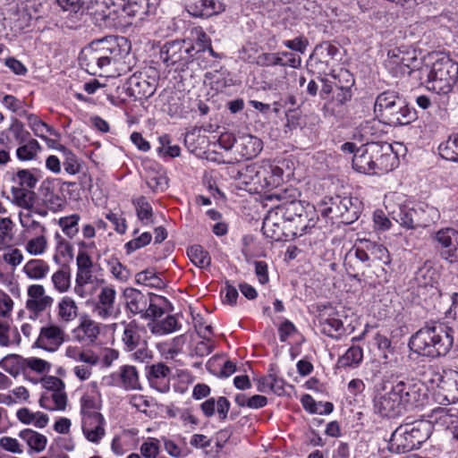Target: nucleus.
Listing matches in <instances>:
<instances>
[{
	"instance_id": "nucleus-1",
	"label": "nucleus",
	"mask_w": 458,
	"mask_h": 458,
	"mask_svg": "<svg viewBox=\"0 0 458 458\" xmlns=\"http://www.w3.org/2000/svg\"><path fill=\"white\" fill-rule=\"evenodd\" d=\"M130 51L131 43L124 37H105L92 41L81 51L80 63L88 72L96 74L124 59Z\"/></svg>"
},
{
	"instance_id": "nucleus-2",
	"label": "nucleus",
	"mask_w": 458,
	"mask_h": 458,
	"mask_svg": "<svg viewBox=\"0 0 458 458\" xmlns=\"http://www.w3.org/2000/svg\"><path fill=\"white\" fill-rule=\"evenodd\" d=\"M454 330L443 323H431L420 328L409 341L410 349L421 356H445L453 347Z\"/></svg>"
},
{
	"instance_id": "nucleus-3",
	"label": "nucleus",
	"mask_w": 458,
	"mask_h": 458,
	"mask_svg": "<svg viewBox=\"0 0 458 458\" xmlns=\"http://www.w3.org/2000/svg\"><path fill=\"white\" fill-rule=\"evenodd\" d=\"M91 8L106 26L124 27L131 25V18L149 13L148 0H93Z\"/></svg>"
},
{
	"instance_id": "nucleus-4",
	"label": "nucleus",
	"mask_w": 458,
	"mask_h": 458,
	"mask_svg": "<svg viewBox=\"0 0 458 458\" xmlns=\"http://www.w3.org/2000/svg\"><path fill=\"white\" fill-rule=\"evenodd\" d=\"M374 111L391 126L408 125L417 120V111L406 98L395 89H387L377 95Z\"/></svg>"
},
{
	"instance_id": "nucleus-5",
	"label": "nucleus",
	"mask_w": 458,
	"mask_h": 458,
	"mask_svg": "<svg viewBox=\"0 0 458 458\" xmlns=\"http://www.w3.org/2000/svg\"><path fill=\"white\" fill-rule=\"evenodd\" d=\"M427 89L440 96L453 92L458 81V64L448 55L437 54L427 71Z\"/></svg>"
},
{
	"instance_id": "nucleus-6",
	"label": "nucleus",
	"mask_w": 458,
	"mask_h": 458,
	"mask_svg": "<svg viewBox=\"0 0 458 458\" xmlns=\"http://www.w3.org/2000/svg\"><path fill=\"white\" fill-rule=\"evenodd\" d=\"M319 212L326 218L337 219L340 223L351 225L360 215L361 202L351 196L326 197L319 205Z\"/></svg>"
},
{
	"instance_id": "nucleus-7",
	"label": "nucleus",
	"mask_w": 458,
	"mask_h": 458,
	"mask_svg": "<svg viewBox=\"0 0 458 458\" xmlns=\"http://www.w3.org/2000/svg\"><path fill=\"white\" fill-rule=\"evenodd\" d=\"M436 385L435 400L440 404H450L458 402V372L445 369L441 373L435 372L430 379Z\"/></svg>"
},
{
	"instance_id": "nucleus-8",
	"label": "nucleus",
	"mask_w": 458,
	"mask_h": 458,
	"mask_svg": "<svg viewBox=\"0 0 458 458\" xmlns=\"http://www.w3.org/2000/svg\"><path fill=\"white\" fill-rule=\"evenodd\" d=\"M393 386L403 410L412 409L424 403L427 390L421 382L412 379L400 380Z\"/></svg>"
},
{
	"instance_id": "nucleus-9",
	"label": "nucleus",
	"mask_w": 458,
	"mask_h": 458,
	"mask_svg": "<svg viewBox=\"0 0 458 458\" xmlns=\"http://www.w3.org/2000/svg\"><path fill=\"white\" fill-rule=\"evenodd\" d=\"M440 256L450 263L458 261V231L445 227L437 231L432 236Z\"/></svg>"
},
{
	"instance_id": "nucleus-10",
	"label": "nucleus",
	"mask_w": 458,
	"mask_h": 458,
	"mask_svg": "<svg viewBox=\"0 0 458 458\" xmlns=\"http://www.w3.org/2000/svg\"><path fill=\"white\" fill-rule=\"evenodd\" d=\"M369 256L362 239L358 240L344 259V265L347 274L351 277L359 279L360 276L364 274V269L371 267Z\"/></svg>"
},
{
	"instance_id": "nucleus-11",
	"label": "nucleus",
	"mask_w": 458,
	"mask_h": 458,
	"mask_svg": "<svg viewBox=\"0 0 458 458\" xmlns=\"http://www.w3.org/2000/svg\"><path fill=\"white\" fill-rule=\"evenodd\" d=\"M54 304V298L47 294L42 284H31L27 289L25 307L30 318L37 319L45 311L50 310Z\"/></svg>"
},
{
	"instance_id": "nucleus-12",
	"label": "nucleus",
	"mask_w": 458,
	"mask_h": 458,
	"mask_svg": "<svg viewBox=\"0 0 458 458\" xmlns=\"http://www.w3.org/2000/svg\"><path fill=\"white\" fill-rule=\"evenodd\" d=\"M340 78L344 83L334 82L335 90L332 98L325 103V108L332 114L340 113V108L352 99V87L354 85L352 75L345 69L340 70Z\"/></svg>"
},
{
	"instance_id": "nucleus-13",
	"label": "nucleus",
	"mask_w": 458,
	"mask_h": 458,
	"mask_svg": "<svg viewBox=\"0 0 458 458\" xmlns=\"http://www.w3.org/2000/svg\"><path fill=\"white\" fill-rule=\"evenodd\" d=\"M375 174H386L394 170L399 164L397 154L392 144L387 142H373Z\"/></svg>"
},
{
	"instance_id": "nucleus-14",
	"label": "nucleus",
	"mask_w": 458,
	"mask_h": 458,
	"mask_svg": "<svg viewBox=\"0 0 458 458\" xmlns=\"http://www.w3.org/2000/svg\"><path fill=\"white\" fill-rule=\"evenodd\" d=\"M159 55L166 66H173L180 62H190L192 59L193 48L186 47L183 40H172L162 46Z\"/></svg>"
},
{
	"instance_id": "nucleus-15",
	"label": "nucleus",
	"mask_w": 458,
	"mask_h": 458,
	"mask_svg": "<svg viewBox=\"0 0 458 458\" xmlns=\"http://www.w3.org/2000/svg\"><path fill=\"white\" fill-rule=\"evenodd\" d=\"M375 413L381 417L393 418L402 413L403 408L394 386L387 392H377L373 399Z\"/></svg>"
},
{
	"instance_id": "nucleus-16",
	"label": "nucleus",
	"mask_w": 458,
	"mask_h": 458,
	"mask_svg": "<svg viewBox=\"0 0 458 458\" xmlns=\"http://www.w3.org/2000/svg\"><path fill=\"white\" fill-rule=\"evenodd\" d=\"M122 326L123 331L121 340L125 351L132 352L138 347L147 345L145 339L147 330L144 326L135 319L130 322L123 321Z\"/></svg>"
},
{
	"instance_id": "nucleus-17",
	"label": "nucleus",
	"mask_w": 458,
	"mask_h": 458,
	"mask_svg": "<svg viewBox=\"0 0 458 458\" xmlns=\"http://www.w3.org/2000/svg\"><path fill=\"white\" fill-rule=\"evenodd\" d=\"M64 331L57 325L42 327L35 345L47 352H55L64 342Z\"/></svg>"
},
{
	"instance_id": "nucleus-18",
	"label": "nucleus",
	"mask_w": 458,
	"mask_h": 458,
	"mask_svg": "<svg viewBox=\"0 0 458 458\" xmlns=\"http://www.w3.org/2000/svg\"><path fill=\"white\" fill-rule=\"evenodd\" d=\"M116 291L112 285L103 286L98 295L93 313L101 319H107L115 315Z\"/></svg>"
},
{
	"instance_id": "nucleus-19",
	"label": "nucleus",
	"mask_w": 458,
	"mask_h": 458,
	"mask_svg": "<svg viewBox=\"0 0 458 458\" xmlns=\"http://www.w3.org/2000/svg\"><path fill=\"white\" fill-rule=\"evenodd\" d=\"M171 369L158 362L148 368L147 378L150 386L160 393H167L170 390Z\"/></svg>"
},
{
	"instance_id": "nucleus-20",
	"label": "nucleus",
	"mask_w": 458,
	"mask_h": 458,
	"mask_svg": "<svg viewBox=\"0 0 458 458\" xmlns=\"http://www.w3.org/2000/svg\"><path fill=\"white\" fill-rule=\"evenodd\" d=\"M388 449L396 454H404L418 449L416 442H414L409 432V426H406L405 423L400 425L392 433L388 443Z\"/></svg>"
},
{
	"instance_id": "nucleus-21",
	"label": "nucleus",
	"mask_w": 458,
	"mask_h": 458,
	"mask_svg": "<svg viewBox=\"0 0 458 458\" xmlns=\"http://www.w3.org/2000/svg\"><path fill=\"white\" fill-rule=\"evenodd\" d=\"M72 334L74 339L81 344H94L100 334L99 323L83 315L80 318V324L72 330Z\"/></svg>"
},
{
	"instance_id": "nucleus-22",
	"label": "nucleus",
	"mask_w": 458,
	"mask_h": 458,
	"mask_svg": "<svg viewBox=\"0 0 458 458\" xmlns=\"http://www.w3.org/2000/svg\"><path fill=\"white\" fill-rule=\"evenodd\" d=\"M284 218L278 211H270L263 220L262 232L267 238L279 242L289 233H284L286 225Z\"/></svg>"
},
{
	"instance_id": "nucleus-23",
	"label": "nucleus",
	"mask_w": 458,
	"mask_h": 458,
	"mask_svg": "<svg viewBox=\"0 0 458 458\" xmlns=\"http://www.w3.org/2000/svg\"><path fill=\"white\" fill-rule=\"evenodd\" d=\"M318 322L322 332L329 337H337L344 331L343 321L331 306L319 311Z\"/></svg>"
},
{
	"instance_id": "nucleus-24",
	"label": "nucleus",
	"mask_w": 458,
	"mask_h": 458,
	"mask_svg": "<svg viewBox=\"0 0 458 458\" xmlns=\"http://www.w3.org/2000/svg\"><path fill=\"white\" fill-rule=\"evenodd\" d=\"M152 293H143L135 288H126L123 291V298L127 311L132 315H140L147 311V304Z\"/></svg>"
},
{
	"instance_id": "nucleus-25",
	"label": "nucleus",
	"mask_w": 458,
	"mask_h": 458,
	"mask_svg": "<svg viewBox=\"0 0 458 458\" xmlns=\"http://www.w3.org/2000/svg\"><path fill=\"white\" fill-rule=\"evenodd\" d=\"M373 142L367 143L358 148L352 157V167L365 174H375Z\"/></svg>"
},
{
	"instance_id": "nucleus-26",
	"label": "nucleus",
	"mask_w": 458,
	"mask_h": 458,
	"mask_svg": "<svg viewBox=\"0 0 458 458\" xmlns=\"http://www.w3.org/2000/svg\"><path fill=\"white\" fill-rule=\"evenodd\" d=\"M155 85L141 76L131 75L126 82V91L135 99L148 98L155 93Z\"/></svg>"
},
{
	"instance_id": "nucleus-27",
	"label": "nucleus",
	"mask_w": 458,
	"mask_h": 458,
	"mask_svg": "<svg viewBox=\"0 0 458 458\" xmlns=\"http://www.w3.org/2000/svg\"><path fill=\"white\" fill-rule=\"evenodd\" d=\"M82 432L92 443L98 444L106 434V420L103 415L82 419Z\"/></svg>"
},
{
	"instance_id": "nucleus-28",
	"label": "nucleus",
	"mask_w": 458,
	"mask_h": 458,
	"mask_svg": "<svg viewBox=\"0 0 458 458\" xmlns=\"http://www.w3.org/2000/svg\"><path fill=\"white\" fill-rule=\"evenodd\" d=\"M225 10L224 4L217 0H194L189 5V13L194 17L208 18Z\"/></svg>"
},
{
	"instance_id": "nucleus-29",
	"label": "nucleus",
	"mask_w": 458,
	"mask_h": 458,
	"mask_svg": "<svg viewBox=\"0 0 458 458\" xmlns=\"http://www.w3.org/2000/svg\"><path fill=\"white\" fill-rule=\"evenodd\" d=\"M236 144L238 153L244 158L250 159L255 157L263 148V142L259 138L245 134L233 140Z\"/></svg>"
},
{
	"instance_id": "nucleus-30",
	"label": "nucleus",
	"mask_w": 458,
	"mask_h": 458,
	"mask_svg": "<svg viewBox=\"0 0 458 458\" xmlns=\"http://www.w3.org/2000/svg\"><path fill=\"white\" fill-rule=\"evenodd\" d=\"M455 410L446 409L443 407H437L431 411L429 415L432 423H435L438 427L449 429L451 432L458 427V415Z\"/></svg>"
},
{
	"instance_id": "nucleus-31",
	"label": "nucleus",
	"mask_w": 458,
	"mask_h": 458,
	"mask_svg": "<svg viewBox=\"0 0 458 458\" xmlns=\"http://www.w3.org/2000/svg\"><path fill=\"white\" fill-rule=\"evenodd\" d=\"M415 228L427 227L440 218L437 208L425 203L418 204L413 208Z\"/></svg>"
},
{
	"instance_id": "nucleus-32",
	"label": "nucleus",
	"mask_w": 458,
	"mask_h": 458,
	"mask_svg": "<svg viewBox=\"0 0 458 458\" xmlns=\"http://www.w3.org/2000/svg\"><path fill=\"white\" fill-rule=\"evenodd\" d=\"M209 37L200 27H193L189 30V35L183 39L186 47L193 48L192 58L200 54L205 53L207 47H209Z\"/></svg>"
},
{
	"instance_id": "nucleus-33",
	"label": "nucleus",
	"mask_w": 458,
	"mask_h": 458,
	"mask_svg": "<svg viewBox=\"0 0 458 458\" xmlns=\"http://www.w3.org/2000/svg\"><path fill=\"white\" fill-rule=\"evenodd\" d=\"M230 406L229 400L225 396H220L217 400L214 397L208 398L200 404V409L208 418L214 416L216 411L219 419L225 420L227 418Z\"/></svg>"
},
{
	"instance_id": "nucleus-34",
	"label": "nucleus",
	"mask_w": 458,
	"mask_h": 458,
	"mask_svg": "<svg viewBox=\"0 0 458 458\" xmlns=\"http://www.w3.org/2000/svg\"><path fill=\"white\" fill-rule=\"evenodd\" d=\"M76 264L78 271L76 275V283L78 285L82 286L92 282V260L89 255L84 251L80 250L77 258Z\"/></svg>"
},
{
	"instance_id": "nucleus-35",
	"label": "nucleus",
	"mask_w": 458,
	"mask_h": 458,
	"mask_svg": "<svg viewBox=\"0 0 458 458\" xmlns=\"http://www.w3.org/2000/svg\"><path fill=\"white\" fill-rule=\"evenodd\" d=\"M405 425L409 426V432L412 439H414V442H416L418 448H420L421 445L427 441L432 434L433 426L431 425V421L426 420H419L405 423Z\"/></svg>"
},
{
	"instance_id": "nucleus-36",
	"label": "nucleus",
	"mask_w": 458,
	"mask_h": 458,
	"mask_svg": "<svg viewBox=\"0 0 458 458\" xmlns=\"http://www.w3.org/2000/svg\"><path fill=\"white\" fill-rule=\"evenodd\" d=\"M389 208V215L400 225L407 229L415 228V221L413 216V208L405 205L386 206Z\"/></svg>"
},
{
	"instance_id": "nucleus-37",
	"label": "nucleus",
	"mask_w": 458,
	"mask_h": 458,
	"mask_svg": "<svg viewBox=\"0 0 458 458\" xmlns=\"http://www.w3.org/2000/svg\"><path fill=\"white\" fill-rule=\"evenodd\" d=\"M67 404V394L64 388L52 393H44L39 399V405L49 411H64Z\"/></svg>"
},
{
	"instance_id": "nucleus-38",
	"label": "nucleus",
	"mask_w": 458,
	"mask_h": 458,
	"mask_svg": "<svg viewBox=\"0 0 458 458\" xmlns=\"http://www.w3.org/2000/svg\"><path fill=\"white\" fill-rule=\"evenodd\" d=\"M196 331L198 335L203 339L199 342L195 347V352L198 356L203 357L210 354L215 345L210 340L209 336L213 334V327L211 325H208L205 327H202V324L200 321L197 320L196 322Z\"/></svg>"
},
{
	"instance_id": "nucleus-39",
	"label": "nucleus",
	"mask_w": 458,
	"mask_h": 458,
	"mask_svg": "<svg viewBox=\"0 0 458 458\" xmlns=\"http://www.w3.org/2000/svg\"><path fill=\"white\" fill-rule=\"evenodd\" d=\"M238 174L239 178L246 184L252 182L262 186V179H267L266 177V170L264 169V162L261 165H248L240 170Z\"/></svg>"
},
{
	"instance_id": "nucleus-40",
	"label": "nucleus",
	"mask_w": 458,
	"mask_h": 458,
	"mask_svg": "<svg viewBox=\"0 0 458 458\" xmlns=\"http://www.w3.org/2000/svg\"><path fill=\"white\" fill-rule=\"evenodd\" d=\"M120 379V386L126 390L140 389L139 374L134 366L123 365L116 375Z\"/></svg>"
},
{
	"instance_id": "nucleus-41",
	"label": "nucleus",
	"mask_w": 458,
	"mask_h": 458,
	"mask_svg": "<svg viewBox=\"0 0 458 458\" xmlns=\"http://www.w3.org/2000/svg\"><path fill=\"white\" fill-rule=\"evenodd\" d=\"M1 134H4L6 145L12 142V139H13L15 142L20 145L25 141H28V140L31 138L30 131L24 128L22 123L18 119H14L8 129H6Z\"/></svg>"
},
{
	"instance_id": "nucleus-42",
	"label": "nucleus",
	"mask_w": 458,
	"mask_h": 458,
	"mask_svg": "<svg viewBox=\"0 0 458 458\" xmlns=\"http://www.w3.org/2000/svg\"><path fill=\"white\" fill-rule=\"evenodd\" d=\"M166 304H168L166 298L152 293L147 304V311L143 313L141 318L157 322L164 315V305Z\"/></svg>"
},
{
	"instance_id": "nucleus-43",
	"label": "nucleus",
	"mask_w": 458,
	"mask_h": 458,
	"mask_svg": "<svg viewBox=\"0 0 458 458\" xmlns=\"http://www.w3.org/2000/svg\"><path fill=\"white\" fill-rule=\"evenodd\" d=\"M438 274L430 262H425L415 274V281L419 287H433L437 283Z\"/></svg>"
},
{
	"instance_id": "nucleus-44",
	"label": "nucleus",
	"mask_w": 458,
	"mask_h": 458,
	"mask_svg": "<svg viewBox=\"0 0 458 458\" xmlns=\"http://www.w3.org/2000/svg\"><path fill=\"white\" fill-rule=\"evenodd\" d=\"M78 306L70 296H64L57 304V316L62 322L69 323L78 316Z\"/></svg>"
},
{
	"instance_id": "nucleus-45",
	"label": "nucleus",
	"mask_w": 458,
	"mask_h": 458,
	"mask_svg": "<svg viewBox=\"0 0 458 458\" xmlns=\"http://www.w3.org/2000/svg\"><path fill=\"white\" fill-rule=\"evenodd\" d=\"M363 360V350L360 346H351L337 360L338 368H357Z\"/></svg>"
},
{
	"instance_id": "nucleus-46",
	"label": "nucleus",
	"mask_w": 458,
	"mask_h": 458,
	"mask_svg": "<svg viewBox=\"0 0 458 458\" xmlns=\"http://www.w3.org/2000/svg\"><path fill=\"white\" fill-rule=\"evenodd\" d=\"M150 331L154 335H164L171 334L178 330L181 325L178 319L174 315H168L165 319L157 322H151L148 324Z\"/></svg>"
},
{
	"instance_id": "nucleus-47",
	"label": "nucleus",
	"mask_w": 458,
	"mask_h": 458,
	"mask_svg": "<svg viewBox=\"0 0 458 458\" xmlns=\"http://www.w3.org/2000/svg\"><path fill=\"white\" fill-rule=\"evenodd\" d=\"M293 223V226L289 225L288 228L294 237H299L305 234L308 229H310L316 225V218L313 213H305L301 216L296 217L295 221H288Z\"/></svg>"
},
{
	"instance_id": "nucleus-48",
	"label": "nucleus",
	"mask_w": 458,
	"mask_h": 458,
	"mask_svg": "<svg viewBox=\"0 0 458 458\" xmlns=\"http://www.w3.org/2000/svg\"><path fill=\"white\" fill-rule=\"evenodd\" d=\"M365 250L369 254V259L371 262L373 261H381L384 264L390 263V255L388 250L381 243L377 242H372L369 239H362Z\"/></svg>"
},
{
	"instance_id": "nucleus-49",
	"label": "nucleus",
	"mask_w": 458,
	"mask_h": 458,
	"mask_svg": "<svg viewBox=\"0 0 458 458\" xmlns=\"http://www.w3.org/2000/svg\"><path fill=\"white\" fill-rule=\"evenodd\" d=\"M146 182L148 188L154 192H163L168 187V178L162 169L148 171Z\"/></svg>"
},
{
	"instance_id": "nucleus-50",
	"label": "nucleus",
	"mask_w": 458,
	"mask_h": 458,
	"mask_svg": "<svg viewBox=\"0 0 458 458\" xmlns=\"http://www.w3.org/2000/svg\"><path fill=\"white\" fill-rule=\"evenodd\" d=\"M23 271L29 278L40 280L48 274L49 266L43 259H30L25 264Z\"/></svg>"
},
{
	"instance_id": "nucleus-51",
	"label": "nucleus",
	"mask_w": 458,
	"mask_h": 458,
	"mask_svg": "<svg viewBox=\"0 0 458 458\" xmlns=\"http://www.w3.org/2000/svg\"><path fill=\"white\" fill-rule=\"evenodd\" d=\"M314 207L307 204L304 206L303 202L297 199L286 206L285 208L279 212L284 218V222L295 221L296 217L301 216L305 213H313Z\"/></svg>"
},
{
	"instance_id": "nucleus-52",
	"label": "nucleus",
	"mask_w": 458,
	"mask_h": 458,
	"mask_svg": "<svg viewBox=\"0 0 458 458\" xmlns=\"http://www.w3.org/2000/svg\"><path fill=\"white\" fill-rule=\"evenodd\" d=\"M439 155L449 161L458 162V132L449 138L438 147Z\"/></svg>"
},
{
	"instance_id": "nucleus-53",
	"label": "nucleus",
	"mask_w": 458,
	"mask_h": 458,
	"mask_svg": "<svg viewBox=\"0 0 458 458\" xmlns=\"http://www.w3.org/2000/svg\"><path fill=\"white\" fill-rule=\"evenodd\" d=\"M19 437L26 441L27 445L36 452H41L47 445V437L30 428H26L19 433Z\"/></svg>"
},
{
	"instance_id": "nucleus-54",
	"label": "nucleus",
	"mask_w": 458,
	"mask_h": 458,
	"mask_svg": "<svg viewBox=\"0 0 458 458\" xmlns=\"http://www.w3.org/2000/svg\"><path fill=\"white\" fill-rule=\"evenodd\" d=\"M41 149L38 141L35 139H29L28 141L19 145L16 149V157L21 161H29L34 159L38 152Z\"/></svg>"
},
{
	"instance_id": "nucleus-55",
	"label": "nucleus",
	"mask_w": 458,
	"mask_h": 458,
	"mask_svg": "<svg viewBox=\"0 0 458 458\" xmlns=\"http://www.w3.org/2000/svg\"><path fill=\"white\" fill-rule=\"evenodd\" d=\"M301 403L304 409L310 413L329 414L333 411L334 405L332 403L316 402L310 394H305L301 398Z\"/></svg>"
},
{
	"instance_id": "nucleus-56",
	"label": "nucleus",
	"mask_w": 458,
	"mask_h": 458,
	"mask_svg": "<svg viewBox=\"0 0 458 458\" xmlns=\"http://www.w3.org/2000/svg\"><path fill=\"white\" fill-rule=\"evenodd\" d=\"M66 357L76 361H81L90 366L98 363V357L91 351H81L78 347L68 346L65 351Z\"/></svg>"
},
{
	"instance_id": "nucleus-57",
	"label": "nucleus",
	"mask_w": 458,
	"mask_h": 458,
	"mask_svg": "<svg viewBox=\"0 0 458 458\" xmlns=\"http://www.w3.org/2000/svg\"><path fill=\"white\" fill-rule=\"evenodd\" d=\"M138 218L144 224L152 223L153 210L146 197L139 196L132 199Z\"/></svg>"
},
{
	"instance_id": "nucleus-58",
	"label": "nucleus",
	"mask_w": 458,
	"mask_h": 458,
	"mask_svg": "<svg viewBox=\"0 0 458 458\" xmlns=\"http://www.w3.org/2000/svg\"><path fill=\"white\" fill-rule=\"evenodd\" d=\"M187 254L192 263L200 268H206L211 264L209 253L199 245H194L189 248Z\"/></svg>"
},
{
	"instance_id": "nucleus-59",
	"label": "nucleus",
	"mask_w": 458,
	"mask_h": 458,
	"mask_svg": "<svg viewBox=\"0 0 458 458\" xmlns=\"http://www.w3.org/2000/svg\"><path fill=\"white\" fill-rule=\"evenodd\" d=\"M54 288L60 293H66L71 286V276L68 267H63L51 277Z\"/></svg>"
},
{
	"instance_id": "nucleus-60",
	"label": "nucleus",
	"mask_w": 458,
	"mask_h": 458,
	"mask_svg": "<svg viewBox=\"0 0 458 458\" xmlns=\"http://www.w3.org/2000/svg\"><path fill=\"white\" fill-rule=\"evenodd\" d=\"M81 216L78 214H72L59 218L58 225L62 228L63 233L70 239L75 237L79 233V222Z\"/></svg>"
},
{
	"instance_id": "nucleus-61",
	"label": "nucleus",
	"mask_w": 458,
	"mask_h": 458,
	"mask_svg": "<svg viewBox=\"0 0 458 458\" xmlns=\"http://www.w3.org/2000/svg\"><path fill=\"white\" fill-rule=\"evenodd\" d=\"M100 409L99 402L91 395L84 394L81 399V413L82 419L97 417L102 415L98 412Z\"/></svg>"
},
{
	"instance_id": "nucleus-62",
	"label": "nucleus",
	"mask_w": 458,
	"mask_h": 458,
	"mask_svg": "<svg viewBox=\"0 0 458 458\" xmlns=\"http://www.w3.org/2000/svg\"><path fill=\"white\" fill-rule=\"evenodd\" d=\"M29 125L37 137L41 139H47L45 132H48L50 135H57L56 131L40 120L37 115L30 114L27 116Z\"/></svg>"
},
{
	"instance_id": "nucleus-63",
	"label": "nucleus",
	"mask_w": 458,
	"mask_h": 458,
	"mask_svg": "<svg viewBox=\"0 0 458 458\" xmlns=\"http://www.w3.org/2000/svg\"><path fill=\"white\" fill-rule=\"evenodd\" d=\"M300 196L299 191L295 188L280 189L271 195V199H278L281 204L277 208L278 212H282L290 203L296 201Z\"/></svg>"
},
{
	"instance_id": "nucleus-64",
	"label": "nucleus",
	"mask_w": 458,
	"mask_h": 458,
	"mask_svg": "<svg viewBox=\"0 0 458 458\" xmlns=\"http://www.w3.org/2000/svg\"><path fill=\"white\" fill-rule=\"evenodd\" d=\"M136 282L152 288H162L165 284L152 269H146L136 275Z\"/></svg>"
}]
</instances>
